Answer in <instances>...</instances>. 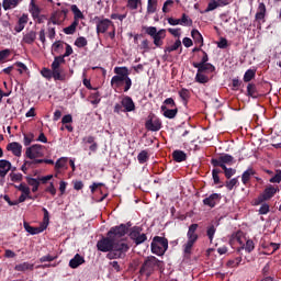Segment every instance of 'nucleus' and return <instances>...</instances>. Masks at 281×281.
<instances>
[{
  "label": "nucleus",
  "mask_w": 281,
  "mask_h": 281,
  "mask_svg": "<svg viewBox=\"0 0 281 281\" xmlns=\"http://www.w3.org/2000/svg\"><path fill=\"white\" fill-rule=\"evenodd\" d=\"M97 249L98 251H102V254H108L106 258L109 260H124L126 254H128V250L131 249V244L128 243V239H121L111 227L106 233V237H102L97 243Z\"/></svg>",
  "instance_id": "obj_1"
},
{
  "label": "nucleus",
  "mask_w": 281,
  "mask_h": 281,
  "mask_svg": "<svg viewBox=\"0 0 281 281\" xmlns=\"http://www.w3.org/2000/svg\"><path fill=\"white\" fill-rule=\"evenodd\" d=\"M115 76L111 79V87L112 89L117 90L124 83L123 91L124 93H127V91H131V87H133V80H131V72L128 71L127 67H115L114 68Z\"/></svg>",
  "instance_id": "obj_2"
},
{
  "label": "nucleus",
  "mask_w": 281,
  "mask_h": 281,
  "mask_svg": "<svg viewBox=\"0 0 281 281\" xmlns=\"http://www.w3.org/2000/svg\"><path fill=\"white\" fill-rule=\"evenodd\" d=\"M156 267H161V260H159L155 256H149L143 262L139 269V273L140 276H146V278H150L153 273H155Z\"/></svg>",
  "instance_id": "obj_3"
},
{
  "label": "nucleus",
  "mask_w": 281,
  "mask_h": 281,
  "mask_svg": "<svg viewBox=\"0 0 281 281\" xmlns=\"http://www.w3.org/2000/svg\"><path fill=\"white\" fill-rule=\"evenodd\" d=\"M151 254L164 256L168 251V238L155 236L150 244Z\"/></svg>",
  "instance_id": "obj_4"
},
{
  "label": "nucleus",
  "mask_w": 281,
  "mask_h": 281,
  "mask_svg": "<svg viewBox=\"0 0 281 281\" xmlns=\"http://www.w3.org/2000/svg\"><path fill=\"white\" fill-rule=\"evenodd\" d=\"M143 30L148 36L154 40V45L156 47H161L164 45V38H166V30L161 29L157 31L156 26H143Z\"/></svg>",
  "instance_id": "obj_5"
},
{
  "label": "nucleus",
  "mask_w": 281,
  "mask_h": 281,
  "mask_svg": "<svg viewBox=\"0 0 281 281\" xmlns=\"http://www.w3.org/2000/svg\"><path fill=\"white\" fill-rule=\"evenodd\" d=\"M92 23L97 25V34L99 36L100 34H106V32H109V27H115V24H113V21L104 18V15H95L92 19Z\"/></svg>",
  "instance_id": "obj_6"
},
{
  "label": "nucleus",
  "mask_w": 281,
  "mask_h": 281,
  "mask_svg": "<svg viewBox=\"0 0 281 281\" xmlns=\"http://www.w3.org/2000/svg\"><path fill=\"white\" fill-rule=\"evenodd\" d=\"M65 56L59 55L55 56L54 60L50 65V69L53 70V78L54 80H65V75H63V69L60 68L61 65H65Z\"/></svg>",
  "instance_id": "obj_7"
},
{
  "label": "nucleus",
  "mask_w": 281,
  "mask_h": 281,
  "mask_svg": "<svg viewBox=\"0 0 281 281\" xmlns=\"http://www.w3.org/2000/svg\"><path fill=\"white\" fill-rule=\"evenodd\" d=\"M280 192V189L278 187H273V184H269L266 187L262 193L258 195V198L255 200V205H261V203H265L266 201H271Z\"/></svg>",
  "instance_id": "obj_8"
},
{
  "label": "nucleus",
  "mask_w": 281,
  "mask_h": 281,
  "mask_svg": "<svg viewBox=\"0 0 281 281\" xmlns=\"http://www.w3.org/2000/svg\"><path fill=\"white\" fill-rule=\"evenodd\" d=\"M143 228L140 226H134L130 229V238L135 243V245H143V243H146L148 240V236L146 234H142Z\"/></svg>",
  "instance_id": "obj_9"
},
{
  "label": "nucleus",
  "mask_w": 281,
  "mask_h": 281,
  "mask_svg": "<svg viewBox=\"0 0 281 281\" xmlns=\"http://www.w3.org/2000/svg\"><path fill=\"white\" fill-rule=\"evenodd\" d=\"M234 164V156L229 154H224L220 156L218 158H212L211 165L214 168H223V166H232Z\"/></svg>",
  "instance_id": "obj_10"
},
{
  "label": "nucleus",
  "mask_w": 281,
  "mask_h": 281,
  "mask_svg": "<svg viewBox=\"0 0 281 281\" xmlns=\"http://www.w3.org/2000/svg\"><path fill=\"white\" fill-rule=\"evenodd\" d=\"M133 223L127 222L126 224H120L117 226H113L112 229L117 234L121 240H128L126 234H131V227Z\"/></svg>",
  "instance_id": "obj_11"
},
{
  "label": "nucleus",
  "mask_w": 281,
  "mask_h": 281,
  "mask_svg": "<svg viewBox=\"0 0 281 281\" xmlns=\"http://www.w3.org/2000/svg\"><path fill=\"white\" fill-rule=\"evenodd\" d=\"M215 71L216 70H212L210 68H198L195 82H199V85H207V82H210V77L205 74H214Z\"/></svg>",
  "instance_id": "obj_12"
},
{
  "label": "nucleus",
  "mask_w": 281,
  "mask_h": 281,
  "mask_svg": "<svg viewBox=\"0 0 281 281\" xmlns=\"http://www.w3.org/2000/svg\"><path fill=\"white\" fill-rule=\"evenodd\" d=\"M265 16H267V5H265V2H260L257 9V13L255 15V21H257L258 30L262 29V23H265Z\"/></svg>",
  "instance_id": "obj_13"
},
{
  "label": "nucleus",
  "mask_w": 281,
  "mask_h": 281,
  "mask_svg": "<svg viewBox=\"0 0 281 281\" xmlns=\"http://www.w3.org/2000/svg\"><path fill=\"white\" fill-rule=\"evenodd\" d=\"M25 156L29 159H38V157H43V146L35 144L31 147L26 148Z\"/></svg>",
  "instance_id": "obj_14"
},
{
  "label": "nucleus",
  "mask_w": 281,
  "mask_h": 281,
  "mask_svg": "<svg viewBox=\"0 0 281 281\" xmlns=\"http://www.w3.org/2000/svg\"><path fill=\"white\" fill-rule=\"evenodd\" d=\"M202 54H203V56L201 58V61L200 63L193 61L192 66L194 68L216 70V67L209 63L210 56L207 55V53L205 50H202Z\"/></svg>",
  "instance_id": "obj_15"
},
{
  "label": "nucleus",
  "mask_w": 281,
  "mask_h": 281,
  "mask_svg": "<svg viewBox=\"0 0 281 281\" xmlns=\"http://www.w3.org/2000/svg\"><path fill=\"white\" fill-rule=\"evenodd\" d=\"M221 199H223V195L221 193H212L207 198H205L202 203L206 207L214 209L218 203H221Z\"/></svg>",
  "instance_id": "obj_16"
},
{
  "label": "nucleus",
  "mask_w": 281,
  "mask_h": 281,
  "mask_svg": "<svg viewBox=\"0 0 281 281\" xmlns=\"http://www.w3.org/2000/svg\"><path fill=\"white\" fill-rule=\"evenodd\" d=\"M7 150L12 153L14 157H21L23 155V145L19 142H12L7 145Z\"/></svg>",
  "instance_id": "obj_17"
},
{
  "label": "nucleus",
  "mask_w": 281,
  "mask_h": 281,
  "mask_svg": "<svg viewBox=\"0 0 281 281\" xmlns=\"http://www.w3.org/2000/svg\"><path fill=\"white\" fill-rule=\"evenodd\" d=\"M145 128L157 133V131H161V121L159 119H148L145 123Z\"/></svg>",
  "instance_id": "obj_18"
},
{
  "label": "nucleus",
  "mask_w": 281,
  "mask_h": 281,
  "mask_svg": "<svg viewBox=\"0 0 281 281\" xmlns=\"http://www.w3.org/2000/svg\"><path fill=\"white\" fill-rule=\"evenodd\" d=\"M121 104L123 106V111L124 113H131L133 111H135V102L133 101V98L125 95L122 100H121Z\"/></svg>",
  "instance_id": "obj_19"
},
{
  "label": "nucleus",
  "mask_w": 281,
  "mask_h": 281,
  "mask_svg": "<svg viewBox=\"0 0 281 281\" xmlns=\"http://www.w3.org/2000/svg\"><path fill=\"white\" fill-rule=\"evenodd\" d=\"M30 19L27 18V14L23 13L22 16L19 18L16 25L14 26V31L16 34L23 32L25 30V25H27V21Z\"/></svg>",
  "instance_id": "obj_20"
},
{
  "label": "nucleus",
  "mask_w": 281,
  "mask_h": 281,
  "mask_svg": "<svg viewBox=\"0 0 281 281\" xmlns=\"http://www.w3.org/2000/svg\"><path fill=\"white\" fill-rule=\"evenodd\" d=\"M199 229V224H191L189 226L187 238L188 240H193L196 243L199 240V234H196V231Z\"/></svg>",
  "instance_id": "obj_21"
},
{
  "label": "nucleus",
  "mask_w": 281,
  "mask_h": 281,
  "mask_svg": "<svg viewBox=\"0 0 281 281\" xmlns=\"http://www.w3.org/2000/svg\"><path fill=\"white\" fill-rule=\"evenodd\" d=\"M9 170H12V162H10L7 159H1L0 160V177L3 179Z\"/></svg>",
  "instance_id": "obj_22"
},
{
  "label": "nucleus",
  "mask_w": 281,
  "mask_h": 281,
  "mask_svg": "<svg viewBox=\"0 0 281 281\" xmlns=\"http://www.w3.org/2000/svg\"><path fill=\"white\" fill-rule=\"evenodd\" d=\"M162 115L168 120H175L179 113V109H168L166 105H161Z\"/></svg>",
  "instance_id": "obj_23"
},
{
  "label": "nucleus",
  "mask_w": 281,
  "mask_h": 281,
  "mask_svg": "<svg viewBox=\"0 0 281 281\" xmlns=\"http://www.w3.org/2000/svg\"><path fill=\"white\" fill-rule=\"evenodd\" d=\"M14 271H20L22 273H25V271H34V263H30L27 261L18 263L14 267Z\"/></svg>",
  "instance_id": "obj_24"
},
{
  "label": "nucleus",
  "mask_w": 281,
  "mask_h": 281,
  "mask_svg": "<svg viewBox=\"0 0 281 281\" xmlns=\"http://www.w3.org/2000/svg\"><path fill=\"white\" fill-rule=\"evenodd\" d=\"M80 265H85V257L80 256V254H77L72 259H70L69 267L70 269H78Z\"/></svg>",
  "instance_id": "obj_25"
},
{
  "label": "nucleus",
  "mask_w": 281,
  "mask_h": 281,
  "mask_svg": "<svg viewBox=\"0 0 281 281\" xmlns=\"http://www.w3.org/2000/svg\"><path fill=\"white\" fill-rule=\"evenodd\" d=\"M256 175V170L254 168H248L246 171L241 175V182L244 186H248V183L251 181V177Z\"/></svg>",
  "instance_id": "obj_26"
},
{
  "label": "nucleus",
  "mask_w": 281,
  "mask_h": 281,
  "mask_svg": "<svg viewBox=\"0 0 281 281\" xmlns=\"http://www.w3.org/2000/svg\"><path fill=\"white\" fill-rule=\"evenodd\" d=\"M23 227H24L25 232L31 234V236H36V234H42V232L45 231V228H42V227H33L27 222L23 223Z\"/></svg>",
  "instance_id": "obj_27"
},
{
  "label": "nucleus",
  "mask_w": 281,
  "mask_h": 281,
  "mask_svg": "<svg viewBox=\"0 0 281 281\" xmlns=\"http://www.w3.org/2000/svg\"><path fill=\"white\" fill-rule=\"evenodd\" d=\"M23 0H3L2 1V8L3 10H14V8H19V3H21Z\"/></svg>",
  "instance_id": "obj_28"
},
{
  "label": "nucleus",
  "mask_w": 281,
  "mask_h": 281,
  "mask_svg": "<svg viewBox=\"0 0 281 281\" xmlns=\"http://www.w3.org/2000/svg\"><path fill=\"white\" fill-rule=\"evenodd\" d=\"M245 249L247 254H251L254 249H256V244L251 239L246 240V245L244 244L241 247L237 248V252L240 254Z\"/></svg>",
  "instance_id": "obj_29"
},
{
  "label": "nucleus",
  "mask_w": 281,
  "mask_h": 281,
  "mask_svg": "<svg viewBox=\"0 0 281 281\" xmlns=\"http://www.w3.org/2000/svg\"><path fill=\"white\" fill-rule=\"evenodd\" d=\"M172 157H173V161H177V164H181V161H186V159H188V154H186V151L183 150H175L172 153Z\"/></svg>",
  "instance_id": "obj_30"
},
{
  "label": "nucleus",
  "mask_w": 281,
  "mask_h": 281,
  "mask_svg": "<svg viewBox=\"0 0 281 281\" xmlns=\"http://www.w3.org/2000/svg\"><path fill=\"white\" fill-rule=\"evenodd\" d=\"M22 41L26 45H32L34 41H36V31H29L26 34L23 35Z\"/></svg>",
  "instance_id": "obj_31"
},
{
  "label": "nucleus",
  "mask_w": 281,
  "mask_h": 281,
  "mask_svg": "<svg viewBox=\"0 0 281 281\" xmlns=\"http://www.w3.org/2000/svg\"><path fill=\"white\" fill-rule=\"evenodd\" d=\"M247 95L249 98H254L255 100L260 95L258 93V88L255 86V83H248L247 86Z\"/></svg>",
  "instance_id": "obj_32"
},
{
  "label": "nucleus",
  "mask_w": 281,
  "mask_h": 281,
  "mask_svg": "<svg viewBox=\"0 0 281 281\" xmlns=\"http://www.w3.org/2000/svg\"><path fill=\"white\" fill-rule=\"evenodd\" d=\"M191 36L196 44H200V47H203V35H201V32H199V30L193 29L191 31Z\"/></svg>",
  "instance_id": "obj_33"
},
{
  "label": "nucleus",
  "mask_w": 281,
  "mask_h": 281,
  "mask_svg": "<svg viewBox=\"0 0 281 281\" xmlns=\"http://www.w3.org/2000/svg\"><path fill=\"white\" fill-rule=\"evenodd\" d=\"M178 93H179L184 106H188V101L190 100V90L182 88Z\"/></svg>",
  "instance_id": "obj_34"
},
{
  "label": "nucleus",
  "mask_w": 281,
  "mask_h": 281,
  "mask_svg": "<svg viewBox=\"0 0 281 281\" xmlns=\"http://www.w3.org/2000/svg\"><path fill=\"white\" fill-rule=\"evenodd\" d=\"M181 48V40H177L171 46L165 47V54H170L172 52H177V49Z\"/></svg>",
  "instance_id": "obj_35"
},
{
  "label": "nucleus",
  "mask_w": 281,
  "mask_h": 281,
  "mask_svg": "<svg viewBox=\"0 0 281 281\" xmlns=\"http://www.w3.org/2000/svg\"><path fill=\"white\" fill-rule=\"evenodd\" d=\"M157 12V0H147V14Z\"/></svg>",
  "instance_id": "obj_36"
},
{
  "label": "nucleus",
  "mask_w": 281,
  "mask_h": 281,
  "mask_svg": "<svg viewBox=\"0 0 281 281\" xmlns=\"http://www.w3.org/2000/svg\"><path fill=\"white\" fill-rule=\"evenodd\" d=\"M80 22L78 20H75L69 26L64 29V33L71 35V34H76V27H78V24Z\"/></svg>",
  "instance_id": "obj_37"
},
{
  "label": "nucleus",
  "mask_w": 281,
  "mask_h": 281,
  "mask_svg": "<svg viewBox=\"0 0 281 281\" xmlns=\"http://www.w3.org/2000/svg\"><path fill=\"white\" fill-rule=\"evenodd\" d=\"M31 13L34 20H36V16L41 15V8H38L34 0H31Z\"/></svg>",
  "instance_id": "obj_38"
},
{
  "label": "nucleus",
  "mask_w": 281,
  "mask_h": 281,
  "mask_svg": "<svg viewBox=\"0 0 281 281\" xmlns=\"http://www.w3.org/2000/svg\"><path fill=\"white\" fill-rule=\"evenodd\" d=\"M137 159H138V164H146V161H148V159H150V156L148 155L147 150H142L138 155H137Z\"/></svg>",
  "instance_id": "obj_39"
},
{
  "label": "nucleus",
  "mask_w": 281,
  "mask_h": 281,
  "mask_svg": "<svg viewBox=\"0 0 281 281\" xmlns=\"http://www.w3.org/2000/svg\"><path fill=\"white\" fill-rule=\"evenodd\" d=\"M236 186H240V182H238V178H233L225 182V188L229 191L234 190Z\"/></svg>",
  "instance_id": "obj_40"
},
{
  "label": "nucleus",
  "mask_w": 281,
  "mask_h": 281,
  "mask_svg": "<svg viewBox=\"0 0 281 281\" xmlns=\"http://www.w3.org/2000/svg\"><path fill=\"white\" fill-rule=\"evenodd\" d=\"M192 19L188 16V14L182 13V16L180 19V25H184L186 27H192Z\"/></svg>",
  "instance_id": "obj_41"
},
{
  "label": "nucleus",
  "mask_w": 281,
  "mask_h": 281,
  "mask_svg": "<svg viewBox=\"0 0 281 281\" xmlns=\"http://www.w3.org/2000/svg\"><path fill=\"white\" fill-rule=\"evenodd\" d=\"M256 78V70L248 69L244 75V82H251Z\"/></svg>",
  "instance_id": "obj_42"
},
{
  "label": "nucleus",
  "mask_w": 281,
  "mask_h": 281,
  "mask_svg": "<svg viewBox=\"0 0 281 281\" xmlns=\"http://www.w3.org/2000/svg\"><path fill=\"white\" fill-rule=\"evenodd\" d=\"M64 45L65 42L63 41H56L53 45H52V52L55 54H60V49H64Z\"/></svg>",
  "instance_id": "obj_43"
},
{
  "label": "nucleus",
  "mask_w": 281,
  "mask_h": 281,
  "mask_svg": "<svg viewBox=\"0 0 281 281\" xmlns=\"http://www.w3.org/2000/svg\"><path fill=\"white\" fill-rule=\"evenodd\" d=\"M222 170H224V176L227 179H232L234 177V175H236V169L234 168H227V166H223L222 165Z\"/></svg>",
  "instance_id": "obj_44"
},
{
  "label": "nucleus",
  "mask_w": 281,
  "mask_h": 281,
  "mask_svg": "<svg viewBox=\"0 0 281 281\" xmlns=\"http://www.w3.org/2000/svg\"><path fill=\"white\" fill-rule=\"evenodd\" d=\"M75 45L76 47L82 48L87 47V45H89V42L87 41V37L80 36L75 41Z\"/></svg>",
  "instance_id": "obj_45"
},
{
  "label": "nucleus",
  "mask_w": 281,
  "mask_h": 281,
  "mask_svg": "<svg viewBox=\"0 0 281 281\" xmlns=\"http://www.w3.org/2000/svg\"><path fill=\"white\" fill-rule=\"evenodd\" d=\"M100 92H98L97 90H94V92H92L91 94H90V102H91V104H100V102H101V98H100Z\"/></svg>",
  "instance_id": "obj_46"
},
{
  "label": "nucleus",
  "mask_w": 281,
  "mask_h": 281,
  "mask_svg": "<svg viewBox=\"0 0 281 281\" xmlns=\"http://www.w3.org/2000/svg\"><path fill=\"white\" fill-rule=\"evenodd\" d=\"M214 234H216V227L214 225L207 226L206 236H207L210 243H212V240H214Z\"/></svg>",
  "instance_id": "obj_47"
},
{
  "label": "nucleus",
  "mask_w": 281,
  "mask_h": 281,
  "mask_svg": "<svg viewBox=\"0 0 281 281\" xmlns=\"http://www.w3.org/2000/svg\"><path fill=\"white\" fill-rule=\"evenodd\" d=\"M71 10L75 14V21H78V19H85V14H82V11L78 8V5L72 4Z\"/></svg>",
  "instance_id": "obj_48"
},
{
  "label": "nucleus",
  "mask_w": 281,
  "mask_h": 281,
  "mask_svg": "<svg viewBox=\"0 0 281 281\" xmlns=\"http://www.w3.org/2000/svg\"><path fill=\"white\" fill-rule=\"evenodd\" d=\"M139 5H142V0H128L126 7L130 10H137Z\"/></svg>",
  "instance_id": "obj_49"
},
{
  "label": "nucleus",
  "mask_w": 281,
  "mask_h": 281,
  "mask_svg": "<svg viewBox=\"0 0 281 281\" xmlns=\"http://www.w3.org/2000/svg\"><path fill=\"white\" fill-rule=\"evenodd\" d=\"M47 27L48 38L54 41V38H56V26H52V22H48Z\"/></svg>",
  "instance_id": "obj_50"
},
{
  "label": "nucleus",
  "mask_w": 281,
  "mask_h": 281,
  "mask_svg": "<svg viewBox=\"0 0 281 281\" xmlns=\"http://www.w3.org/2000/svg\"><path fill=\"white\" fill-rule=\"evenodd\" d=\"M240 262H243V257H236L235 259L228 260L226 265L229 268H234V267H238Z\"/></svg>",
  "instance_id": "obj_51"
},
{
  "label": "nucleus",
  "mask_w": 281,
  "mask_h": 281,
  "mask_svg": "<svg viewBox=\"0 0 281 281\" xmlns=\"http://www.w3.org/2000/svg\"><path fill=\"white\" fill-rule=\"evenodd\" d=\"M218 175H221V169L215 168L212 170V177L215 186H218V183H221V177H218Z\"/></svg>",
  "instance_id": "obj_52"
},
{
  "label": "nucleus",
  "mask_w": 281,
  "mask_h": 281,
  "mask_svg": "<svg viewBox=\"0 0 281 281\" xmlns=\"http://www.w3.org/2000/svg\"><path fill=\"white\" fill-rule=\"evenodd\" d=\"M67 166V158L61 157L55 162V170H60Z\"/></svg>",
  "instance_id": "obj_53"
},
{
  "label": "nucleus",
  "mask_w": 281,
  "mask_h": 281,
  "mask_svg": "<svg viewBox=\"0 0 281 281\" xmlns=\"http://www.w3.org/2000/svg\"><path fill=\"white\" fill-rule=\"evenodd\" d=\"M194 243L196 241L188 239V241L184 244V254H187L188 256L192 254V248L194 247Z\"/></svg>",
  "instance_id": "obj_54"
},
{
  "label": "nucleus",
  "mask_w": 281,
  "mask_h": 281,
  "mask_svg": "<svg viewBox=\"0 0 281 281\" xmlns=\"http://www.w3.org/2000/svg\"><path fill=\"white\" fill-rule=\"evenodd\" d=\"M16 190L22 192V194H25L26 196H30V187L25 186V183H21L20 186H14Z\"/></svg>",
  "instance_id": "obj_55"
},
{
  "label": "nucleus",
  "mask_w": 281,
  "mask_h": 281,
  "mask_svg": "<svg viewBox=\"0 0 281 281\" xmlns=\"http://www.w3.org/2000/svg\"><path fill=\"white\" fill-rule=\"evenodd\" d=\"M42 212L44 214L43 223H44V229H47V225H49V211L47 209L43 207Z\"/></svg>",
  "instance_id": "obj_56"
},
{
  "label": "nucleus",
  "mask_w": 281,
  "mask_h": 281,
  "mask_svg": "<svg viewBox=\"0 0 281 281\" xmlns=\"http://www.w3.org/2000/svg\"><path fill=\"white\" fill-rule=\"evenodd\" d=\"M270 183H280L281 182V170L277 169L276 175L269 179Z\"/></svg>",
  "instance_id": "obj_57"
},
{
  "label": "nucleus",
  "mask_w": 281,
  "mask_h": 281,
  "mask_svg": "<svg viewBox=\"0 0 281 281\" xmlns=\"http://www.w3.org/2000/svg\"><path fill=\"white\" fill-rule=\"evenodd\" d=\"M218 5H221L218 2H216V0H211L205 9V12H212L214 10H216V8H218Z\"/></svg>",
  "instance_id": "obj_58"
},
{
  "label": "nucleus",
  "mask_w": 281,
  "mask_h": 281,
  "mask_svg": "<svg viewBox=\"0 0 281 281\" xmlns=\"http://www.w3.org/2000/svg\"><path fill=\"white\" fill-rule=\"evenodd\" d=\"M41 75L43 76V78H47L49 80L50 78H54V70H49L48 68H43L41 70Z\"/></svg>",
  "instance_id": "obj_59"
},
{
  "label": "nucleus",
  "mask_w": 281,
  "mask_h": 281,
  "mask_svg": "<svg viewBox=\"0 0 281 281\" xmlns=\"http://www.w3.org/2000/svg\"><path fill=\"white\" fill-rule=\"evenodd\" d=\"M25 180H26V183H29V186H31L32 188L36 186H41V181H38V179L32 178L30 176H26Z\"/></svg>",
  "instance_id": "obj_60"
},
{
  "label": "nucleus",
  "mask_w": 281,
  "mask_h": 281,
  "mask_svg": "<svg viewBox=\"0 0 281 281\" xmlns=\"http://www.w3.org/2000/svg\"><path fill=\"white\" fill-rule=\"evenodd\" d=\"M15 67H19L18 71L19 74H23V71L27 72L30 71V69H27V66L25 64H23L22 61H16L14 64Z\"/></svg>",
  "instance_id": "obj_61"
},
{
  "label": "nucleus",
  "mask_w": 281,
  "mask_h": 281,
  "mask_svg": "<svg viewBox=\"0 0 281 281\" xmlns=\"http://www.w3.org/2000/svg\"><path fill=\"white\" fill-rule=\"evenodd\" d=\"M268 212H270V206L268 203H261V206L259 209V214L260 215H266Z\"/></svg>",
  "instance_id": "obj_62"
},
{
  "label": "nucleus",
  "mask_w": 281,
  "mask_h": 281,
  "mask_svg": "<svg viewBox=\"0 0 281 281\" xmlns=\"http://www.w3.org/2000/svg\"><path fill=\"white\" fill-rule=\"evenodd\" d=\"M45 192H48L52 196H56V187L54 186V182H50L49 186L46 187Z\"/></svg>",
  "instance_id": "obj_63"
},
{
  "label": "nucleus",
  "mask_w": 281,
  "mask_h": 281,
  "mask_svg": "<svg viewBox=\"0 0 281 281\" xmlns=\"http://www.w3.org/2000/svg\"><path fill=\"white\" fill-rule=\"evenodd\" d=\"M140 49H144V52H150V41L143 40L140 43Z\"/></svg>",
  "instance_id": "obj_64"
}]
</instances>
